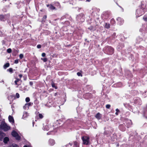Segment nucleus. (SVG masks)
I'll use <instances>...</instances> for the list:
<instances>
[{"label":"nucleus","mask_w":147,"mask_h":147,"mask_svg":"<svg viewBox=\"0 0 147 147\" xmlns=\"http://www.w3.org/2000/svg\"><path fill=\"white\" fill-rule=\"evenodd\" d=\"M40 119H42L43 117V116L40 113L38 115Z\"/></svg>","instance_id":"nucleus-20"},{"label":"nucleus","mask_w":147,"mask_h":147,"mask_svg":"<svg viewBox=\"0 0 147 147\" xmlns=\"http://www.w3.org/2000/svg\"><path fill=\"white\" fill-rule=\"evenodd\" d=\"M42 56L43 57H44L45 56V53H43L42 54Z\"/></svg>","instance_id":"nucleus-33"},{"label":"nucleus","mask_w":147,"mask_h":147,"mask_svg":"<svg viewBox=\"0 0 147 147\" xmlns=\"http://www.w3.org/2000/svg\"><path fill=\"white\" fill-rule=\"evenodd\" d=\"M24 147H28L27 146H24Z\"/></svg>","instance_id":"nucleus-41"},{"label":"nucleus","mask_w":147,"mask_h":147,"mask_svg":"<svg viewBox=\"0 0 147 147\" xmlns=\"http://www.w3.org/2000/svg\"><path fill=\"white\" fill-rule=\"evenodd\" d=\"M111 53H110V54H112L113 53V51H114V49L112 48H111Z\"/></svg>","instance_id":"nucleus-29"},{"label":"nucleus","mask_w":147,"mask_h":147,"mask_svg":"<svg viewBox=\"0 0 147 147\" xmlns=\"http://www.w3.org/2000/svg\"><path fill=\"white\" fill-rule=\"evenodd\" d=\"M49 142L50 144L52 146L54 145L55 143V141L53 140L52 139H51L49 140Z\"/></svg>","instance_id":"nucleus-6"},{"label":"nucleus","mask_w":147,"mask_h":147,"mask_svg":"<svg viewBox=\"0 0 147 147\" xmlns=\"http://www.w3.org/2000/svg\"><path fill=\"white\" fill-rule=\"evenodd\" d=\"M95 117L97 119H99L101 117V115L100 113H98L96 115Z\"/></svg>","instance_id":"nucleus-11"},{"label":"nucleus","mask_w":147,"mask_h":147,"mask_svg":"<svg viewBox=\"0 0 147 147\" xmlns=\"http://www.w3.org/2000/svg\"><path fill=\"white\" fill-rule=\"evenodd\" d=\"M27 107V105H26V104H25V105L24 107V109H26V108Z\"/></svg>","instance_id":"nucleus-35"},{"label":"nucleus","mask_w":147,"mask_h":147,"mask_svg":"<svg viewBox=\"0 0 147 147\" xmlns=\"http://www.w3.org/2000/svg\"><path fill=\"white\" fill-rule=\"evenodd\" d=\"M86 0L87 1H89H89H90V0Z\"/></svg>","instance_id":"nucleus-40"},{"label":"nucleus","mask_w":147,"mask_h":147,"mask_svg":"<svg viewBox=\"0 0 147 147\" xmlns=\"http://www.w3.org/2000/svg\"><path fill=\"white\" fill-rule=\"evenodd\" d=\"M25 100L26 102H28L30 101V99L29 97H27L26 98Z\"/></svg>","instance_id":"nucleus-18"},{"label":"nucleus","mask_w":147,"mask_h":147,"mask_svg":"<svg viewBox=\"0 0 147 147\" xmlns=\"http://www.w3.org/2000/svg\"><path fill=\"white\" fill-rule=\"evenodd\" d=\"M116 111L117 112H119V110L118 109H116Z\"/></svg>","instance_id":"nucleus-37"},{"label":"nucleus","mask_w":147,"mask_h":147,"mask_svg":"<svg viewBox=\"0 0 147 147\" xmlns=\"http://www.w3.org/2000/svg\"><path fill=\"white\" fill-rule=\"evenodd\" d=\"M111 107V105H106V108L107 109H109Z\"/></svg>","instance_id":"nucleus-26"},{"label":"nucleus","mask_w":147,"mask_h":147,"mask_svg":"<svg viewBox=\"0 0 147 147\" xmlns=\"http://www.w3.org/2000/svg\"><path fill=\"white\" fill-rule=\"evenodd\" d=\"M41 47V46L40 45H37V48L38 49L40 48Z\"/></svg>","instance_id":"nucleus-31"},{"label":"nucleus","mask_w":147,"mask_h":147,"mask_svg":"<svg viewBox=\"0 0 147 147\" xmlns=\"http://www.w3.org/2000/svg\"><path fill=\"white\" fill-rule=\"evenodd\" d=\"M18 59L16 60L15 61V63H18Z\"/></svg>","instance_id":"nucleus-32"},{"label":"nucleus","mask_w":147,"mask_h":147,"mask_svg":"<svg viewBox=\"0 0 147 147\" xmlns=\"http://www.w3.org/2000/svg\"><path fill=\"white\" fill-rule=\"evenodd\" d=\"M9 63H6L4 65V68L5 69L7 67H9Z\"/></svg>","instance_id":"nucleus-14"},{"label":"nucleus","mask_w":147,"mask_h":147,"mask_svg":"<svg viewBox=\"0 0 147 147\" xmlns=\"http://www.w3.org/2000/svg\"><path fill=\"white\" fill-rule=\"evenodd\" d=\"M0 129L4 131H7L10 129V127L4 121H2L0 126Z\"/></svg>","instance_id":"nucleus-1"},{"label":"nucleus","mask_w":147,"mask_h":147,"mask_svg":"<svg viewBox=\"0 0 147 147\" xmlns=\"http://www.w3.org/2000/svg\"><path fill=\"white\" fill-rule=\"evenodd\" d=\"M31 105V103L30 102L26 103V105H27V107L28 108V107L29 106H30Z\"/></svg>","instance_id":"nucleus-23"},{"label":"nucleus","mask_w":147,"mask_h":147,"mask_svg":"<svg viewBox=\"0 0 147 147\" xmlns=\"http://www.w3.org/2000/svg\"><path fill=\"white\" fill-rule=\"evenodd\" d=\"M24 57V55L22 54H20V55L19 57L21 59H22Z\"/></svg>","instance_id":"nucleus-24"},{"label":"nucleus","mask_w":147,"mask_h":147,"mask_svg":"<svg viewBox=\"0 0 147 147\" xmlns=\"http://www.w3.org/2000/svg\"><path fill=\"white\" fill-rule=\"evenodd\" d=\"M16 97L17 98H18L20 97V95L18 93H16Z\"/></svg>","instance_id":"nucleus-27"},{"label":"nucleus","mask_w":147,"mask_h":147,"mask_svg":"<svg viewBox=\"0 0 147 147\" xmlns=\"http://www.w3.org/2000/svg\"><path fill=\"white\" fill-rule=\"evenodd\" d=\"M49 129V128L48 125H46L44 127V130H48Z\"/></svg>","instance_id":"nucleus-16"},{"label":"nucleus","mask_w":147,"mask_h":147,"mask_svg":"<svg viewBox=\"0 0 147 147\" xmlns=\"http://www.w3.org/2000/svg\"><path fill=\"white\" fill-rule=\"evenodd\" d=\"M105 27L106 28H109L110 27V25L109 24L106 23L105 25Z\"/></svg>","instance_id":"nucleus-15"},{"label":"nucleus","mask_w":147,"mask_h":147,"mask_svg":"<svg viewBox=\"0 0 147 147\" xmlns=\"http://www.w3.org/2000/svg\"><path fill=\"white\" fill-rule=\"evenodd\" d=\"M115 114L117 115H118V112H116L115 113Z\"/></svg>","instance_id":"nucleus-39"},{"label":"nucleus","mask_w":147,"mask_h":147,"mask_svg":"<svg viewBox=\"0 0 147 147\" xmlns=\"http://www.w3.org/2000/svg\"><path fill=\"white\" fill-rule=\"evenodd\" d=\"M5 136V134L4 133L0 131V140H2Z\"/></svg>","instance_id":"nucleus-8"},{"label":"nucleus","mask_w":147,"mask_h":147,"mask_svg":"<svg viewBox=\"0 0 147 147\" xmlns=\"http://www.w3.org/2000/svg\"><path fill=\"white\" fill-rule=\"evenodd\" d=\"M20 80V79H16V80L14 82L15 84L16 85H17L18 84L17 82L18 81H19Z\"/></svg>","instance_id":"nucleus-17"},{"label":"nucleus","mask_w":147,"mask_h":147,"mask_svg":"<svg viewBox=\"0 0 147 147\" xmlns=\"http://www.w3.org/2000/svg\"><path fill=\"white\" fill-rule=\"evenodd\" d=\"M7 52L8 53H10L11 52V49L10 48L8 49L7 50Z\"/></svg>","instance_id":"nucleus-19"},{"label":"nucleus","mask_w":147,"mask_h":147,"mask_svg":"<svg viewBox=\"0 0 147 147\" xmlns=\"http://www.w3.org/2000/svg\"><path fill=\"white\" fill-rule=\"evenodd\" d=\"M47 134L48 135V134H49V132L48 133H47Z\"/></svg>","instance_id":"nucleus-42"},{"label":"nucleus","mask_w":147,"mask_h":147,"mask_svg":"<svg viewBox=\"0 0 147 147\" xmlns=\"http://www.w3.org/2000/svg\"><path fill=\"white\" fill-rule=\"evenodd\" d=\"M77 75L78 76H82V74H81L80 72H78L77 73Z\"/></svg>","instance_id":"nucleus-25"},{"label":"nucleus","mask_w":147,"mask_h":147,"mask_svg":"<svg viewBox=\"0 0 147 147\" xmlns=\"http://www.w3.org/2000/svg\"><path fill=\"white\" fill-rule=\"evenodd\" d=\"M7 71H9L11 73H12L13 71V69L12 68H10L9 69H7Z\"/></svg>","instance_id":"nucleus-21"},{"label":"nucleus","mask_w":147,"mask_h":147,"mask_svg":"<svg viewBox=\"0 0 147 147\" xmlns=\"http://www.w3.org/2000/svg\"><path fill=\"white\" fill-rule=\"evenodd\" d=\"M47 18V16H44L43 17V19H46Z\"/></svg>","instance_id":"nucleus-36"},{"label":"nucleus","mask_w":147,"mask_h":147,"mask_svg":"<svg viewBox=\"0 0 147 147\" xmlns=\"http://www.w3.org/2000/svg\"><path fill=\"white\" fill-rule=\"evenodd\" d=\"M9 141V139L8 137H5L3 139V142L5 144H7Z\"/></svg>","instance_id":"nucleus-7"},{"label":"nucleus","mask_w":147,"mask_h":147,"mask_svg":"<svg viewBox=\"0 0 147 147\" xmlns=\"http://www.w3.org/2000/svg\"><path fill=\"white\" fill-rule=\"evenodd\" d=\"M47 7L49 6L50 7L49 8H50V9H55V7L51 5H47Z\"/></svg>","instance_id":"nucleus-12"},{"label":"nucleus","mask_w":147,"mask_h":147,"mask_svg":"<svg viewBox=\"0 0 147 147\" xmlns=\"http://www.w3.org/2000/svg\"><path fill=\"white\" fill-rule=\"evenodd\" d=\"M117 20L119 22L120 24H121L123 22V20L121 18L119 17L117 18Z\"/></svg>","instance_id":"nucleus-10"},{"label":"nucleus","mask_w":147,"mask_h":147,"mask_svg":"<svg viewBox=\"0 0 147 147\" xmlns=\"http://www.w3.org/2000/svg\"><path fill=\"white\" fill-rule=\"evenodd\" d=\"M138 10H137V12H138Z\"/></svg>","instance_id":"nucleus-43"},{"label":"nucleus","mask_w":147,"mask_h":147,"mask_svg":"<svg viewBox=\"0 0 147 147\" xmlns=\"http://www.w3.org/2000/svg\"><path fill=\"white\" fill-rule=\"evenodd\" d=\"M143 18L144 20V21H147V18L146 17H143Z\"/></svg>","instance_id":"nucleus-30"},{"label":"nucleus","mask_w":147,"mask_h":147,"mask_svg":"<svg viewBox=\"0 0 147 147\" xmlns=\"http://www.w3.org/2000/svg\"><path fill=\"white\" fill-rule=\"evenodd\" d=\"M19 76L20 77V78H21L22 77V74H20V75H19Z\"/></svg>","instance_id":"nucleus-38"},{"label":"nucleus","mask_w":147,"mask_h":147,"mask_svg":"<svg viewBox=\"0 0 147 147\" xmlns=\"http://www.w3.org/2000/svg\"><path fill=\"white\" fill-rule=\"evenodd\" d=\"M52 85L53 87L55 88L56 89L57 88L55 86V84H52Z\"/></svg>","instance_id":"nucleus-28"},{"label":"nucleus","mask_w":147,"mask_h":147,"mask_svg":"<svg viewBox=\"0 0 147 147\" xmlns=\"http://www.w3.org/2000/svg\"><path fill=\"white\" fill-rule=\"evenodd\" d=\"M29 116V114L28 113L26 112H25L24 113V114L23 115V118L24 119H26L28 116Z\"/></svg>","instance_id":"nucleus-5"},{"label":"nucleus","mask_w":147,"mask_h":147,"mask_svg":"<svg viewBox=\"0 0 147 147\" xmlns=\"http://www.w3.org/2000/svg\"><path fill=\"white\" fill-rule=\"evenodd\" d=\"M41 59L44 62H45L47 61V59L46 58H41Z\"/></svg>","instance_id":"nucleus-22"},{"label":"nucleus","mask_w":147,"mask_h":147,"mask_svg":"<svg viewBox=\"0 0 147 147\" xmlns=\"http://www.w3.org/2000/svg\"><path fill=\"white\" fill-rule=\"evenodd\" d=\"M82 143L83 144L88 145L90 144V138L88 136H84L82 137Z\"/></svg>","instance_id":"nucleus-2"},{"label":"nucleus","mask_w":147,"mask_h":147,"mask_svg":"<svg viewBox=\"0 0 147 147\" xmlns=\"http://www.w3.org/2000/svg\"><path fill=\"white\" fill-rule=\"evenodd\" d=\"M8 147H18V146L15 144H12Z\"/></svg>","instance_id":"nucleus-13"},{"label":"nucleus","mask_w":147,"mask_h":147,"mask_svg":"<svg viewBox=\"0 0 147 147\" xmlns=\"http://www.w3.org/2000/svg\"><path fill=\"white\" fill-rule=\"evenodd\" d=\"M12 135L15 137L16 140H19L20 139V136H19L17 133L15 131H13L11 133Z\"/></svg>","instance_id":"nucleus-3"},{"label":"nucleus","mask_w":147,"mask_h":147,"mask_svg":"<svg viewBox=\"0 0 147 147\" xmlns=\"http://www.w3.org/2000/svg\"><path fill=\"white\" fill-rule=\"evenodd\" d=\"M8 119L9 121L11 123H14V120L12 116L9 115L8 117Z\"/></svg>","instance_id":"nucleus-4"},{"label":"nucleus","mask_w":147,"mask_h":147,"mask_svg":"<svg viewBox=\"0 0 147 147\" xmlns=\"http://www.w3.org/2000/svg\"><path fill=\"white\" fill-rule=\"evenodd\" d=\"M74 144L75 145L77 146H78V143L77 142H74Z\"/></svg>","instance_id":"nucleus-34"},{"label":"nucleus","mask_w":147,"mask_h":147,"mask_svg":"<svg viewBox=\"0 0 147 147\" xmlns=\"http://www.w3.org/2000/svg\"><path fill=\"white\" fill-rule=\"evenodd\" d=\"M5 16H3L2 15H0V20L1 21H4L5 19Z\"/></svg>","instance_id":"nucleus-9"}]
</instances>
